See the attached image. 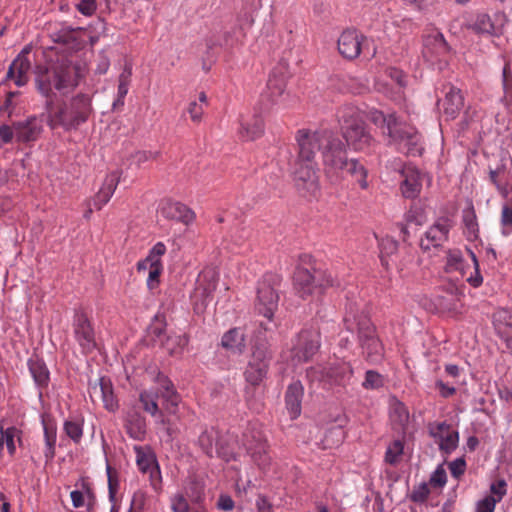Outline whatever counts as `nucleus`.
<instances>
[{"label":"nucleus","instance_id":"4468645a","mask_svg":"<svg viewBox=\"0 0 512 512\" xmlns=\"http://www.w3.org/2000/svg\"><path fill=\"white\" fill-rule=\"evenodd\" d=\"M331 131L317 130L311 131L308 129H301L296 133V141L298 144V157L304 161H314L315 152L319 150L322 152L323 146L326 145L330 139Z\"/></svg>","mask_w":512,"mask_h":512},{"label":"nucleus","instance_id":"e433bc0d","mask_svg":"<svg viewBox=\"0 0 512 512\" xmlns=\"http://www.w3.org/2000/svg\"><path fill=\"white\" fill-rule=\"evenodd\" d=\"M136 452V463L140 471L146 472H155L160 478V469L159 466L151 453H146L141 447H135Z\"/></svg>","mask_w":512,"mask_h":512},{"label":"nucleus","instance_id":"13d9d810","mask_svg":"<svg viewBox=\"0 0 512 512\" xmlns=\"http://www.w3.org/2000/svg\"><path fill=\"white\" fill-rule=\"evenodd\" d=\"M166 322L165 317L161 314H156L153 322L149 327V333L155 339H160L165 332Z\"/></svg>","mask_w":512,"mask_h":512},{"label":"nucleus","instance_id":"c9c22d12","mask_svg":"<svg viewBox=\"0 0 512 512\" xmlns=\"http://www.w3.org/2000/svg\"><path fill=\"white\" fill-rule=\"evenodd\" d=\"M29 371L39 389H44L49 383V371L46 364L40 359H29Z\"/></svg>","mask_w":512,"mask_h":512},{"label":"nucleus","instance_id":"c85d7f7f","mask_svg":"<svg viewBox=\"0 0 512 512\" xmlns=\"http://www.w3.org/2000/svg\"><path fill=\"white\" fill-rule=\"evenodd\" d=\"M119 180L120 175L116 171L106 176L100 190L93 199V205L96 209L100 210L109 202L118 186Z\"/></svg>","mask_w":512,"mask_h":512},{"label":"nucleus","instance_id":"a878e982","mask_svg":"<svg viewBox=\"0 0 512 512\" xmlns=\"http://www.w3.org/2000/svg\"><path fill=\"white\" fill-rule=\"evenodd\" d=\"M445 96L443 99L444 114L451 119H454L464 105V98L461 90L455 86L448 84L444 86Z\"/></svg>","mask_w":512,"mask_h":512},{"label":"nucleus","instance_id":"6e6d98bb","mask_svg":"<svg viewBox=\"0 0 512 512\" xmlns=\"http://www.w3.org/2000/svg\"><path fill=\"white\" fill-rule=\"evenodd\" d=\"M384 385V377L374 370H368L362 386L365 389H378Z\"/></svg>","mask_w":512,"mask_h":512},{"label":"nucleus","instance_id":"680f3d73","mask_svg":"<svg viewBox=\"0 0 512 512\" xmlns=\"http://www.w3.org/2000/svg\"><path fill=\"white\" fill-rule=\"evenodd\" d=\"M501 226V232L504 236H509L512 233V208L507 205L502 207Z\"/></svg>","mask_w":512,"mask_h":512},{"label":"nucleus","instance_id":"7c9ffc66","mask_svg":"<svg viewBox=\"0 0 512 512\" xmlns=\"http://www.w3.org/2000/svg\"><path fill=\"white\" fill-rule=\"evenodd\" d=\"M43 432H44V448L43 453L45 463H50L55 457L56 441H57V427L52 419H42Z\"/></svg>","mask_w":512,"mask_h":512},{"label":"nucleus","instance_id":"20e7f679","mask_svg":"<svg viewBox=\"0 0 512 512\" xmlns=\"http://www.w3.org/2000/svg\"><path fill=\"white\" fill-rule=\"evenodd\" d=\"M368 119L382 128L384 134H387L391 141L398 146L399 151L414 155L415 141L413 128L406 123L399 121L394 115L386 117L383 112L372 109L368 113Z\"/></svg>","mask_w":512,"mask_h":512},{"label":"nucleus","instance_id":"9d476101","mask_svg":"<svg viewBox=\"0 0 512 512\" xmlns=\"http://www.w3.org/2000/svg\"><path fill=\"white\" fill-rule=\"evenodd\" d=\"M272 354L266 340L258 338L252 348V356L245 369L246 381L252 386H259L265 379Z\"/></svg>","mask_w":512,"mask_h":512},{"label":"nucleus","instance_id":"6ab92c4d","mask_svg":"<svg viewBox=\"0 0 512 512\" xmlns=\"http://www.w3.org/2000/svg\"><path fill=\"white\" fill-rule=\"evenodd\" d=\"M364 36L355 29H347L338 38V51L346 59L353 60L361 53Z\"/></svg>","mask_w":512,"mask_h":512},{"label":"nucleus","instance_id":"b1692460","mask_svg":"<svg viewBox=\"0 0 512 512\" xmlns=\"http://www.w3.org/2000/svg\"><path fill=\"white\" fill-rule=\"evenodd\" d=\"M449 46L446 43L444 36L437 30L432 31L431 34L424 37L423 40V56L427 60L433 57L441 58L448 54Z\"/></svg>","mask_w":512,"mask_h":512},{"label":"nucleus","instance_id":"f8f14e48","mask_svg":"<svg viewBox=\"0 0 512 512\" xmlns=\"http://www.w3.org/2000/svg\"><path fill=\"white\" fill-rule=\"evenodd\" d=\"M218 281L219 275L213 268H206L199 274L191 296L196 313H203L213 300Z\"/></svg>","mask_w":512,"mask_h":512},{"label":"nucleus","instance_id":"49530a36","mask_svg":"<svg viewBox=\"0 0 512 512\" xmlns=\"http://www.w3.org/2000/svg\"><path fill=\"white\" fill-rule=\"evenodd\" d=\"M472 29L480 34H495L496 27L489 15L480 14L473 23Z\"/></svg>","mask_w":512,"mask_h":512},{"label":"nucleus","instance_id":"6e6552de","mask_svg":"<svg viewBox=\"0 0 512 512\" xmlns=\"http://www.w3.org/2000/svg\"><path fill=\"white\" fill-rule=\"evenodd\" d=\"M288 78V72L284 67L273 69L267 82L266 92L262 95V99L268 101L265 104L266 110L274 106L285 109L294 103L295 97L286 90Z\"/></svg>","mask_w":512,"mask_h":512},{"label":"nucleus","instance_id":"f3484780","mask_svg":"<svg viewBox=\"0 0 512 512\" xmlns=\"http://www.w3.org/2000/svg\"><path fill=\"white\" fill-rule=\"evenodd\" d=\"M159 392L153 390H143L139 394V402L144 411L153 417H158L157 422L161 424L170 438L175 437L179 433V428L174 425L171 419L165 418L159 409L157 399Z\"/></svg>","mask_w":512,"mask_h":512},{"label":"nucleus","instance_id":"79ce46f5","mask_svg":"<svg viewBox=\"0 0 512 512\" xmlns=\"http://www.w3.org/2000/svg\"><path fill=\"white\" fill-rule=\"evenodd\" d=\"M132 69L129 66H125L123 72L119 75L118 79V91H117V100L114 103V106L117 103L123 105L124 98L128 93L129 85L131 82Z\"/></svg>","mask_w":512,"mask_h":512},{"label":"nucleus","instance_id":"a19ab883","mask_svg":"<svg viewBox=\"0 0 512 512\" xmlns=\"http://www.w3.org/2000/svg\"><path fill=\"white\" fill-rule=\"evenodd\" d=\"M137 270L138 272L148 270L147 286L149 287V289H154L159 283V278L163 271V265L149 263L144 266H141V262H138Z\"/></svg>","mask_w":512,"mask_h":512},{"label":"nucleus","instance_id":"1a4fd4ad","mask_svg":"<svg viewBox=\"0 0 512 512\" xmlns=\"http://www.w3.org/2000/svg\"><path fill=\"white\" fill-rule=\"evenodd\" d=\"M280 282L281 278L272 273L265 274L258 282L254 307L258 314L264 316L268 320H272L274 313L278 308V288Z\"/></svg>","mask_w":512,"mask_h":512},{"label":"nucleus","instance_id":"ea45409f","mask_svg":"<svg viewBox=\"0 0 512 512\" xmlns=\"http://www.w3.org/2000/svg\"><path fill=\"white\" fill-rule=\"evenodd\" d=\"M408 412L405 405L401 402H394L390 408L391 422L396 426V429H404L408 422Z\"/></svg>","mask_w":512,"mask_h":512},{"label":"nucleus","instance_id":"9b49d317","mask_svg":"<svg viewBox=\"0 0 512 512\" xmlns=\"http://www.w3.org/2000/svg\"><path fill=\"white\" fill-rule=\"evenodd\" d=\"M294 186L303 197H314L319 192L317 164L314 161L296 159L292 167Z\"/></svg>","mask_w":512,"mask_h":512},{"label":"nucleus","instance_id":"393cba45","mask_svg":"<svg viewBox=\"0 0 512 512\" xmlns=\"http://www.w3.org/2000/svg\"><path fill=\"white\" fill-rule=\"evenodd\" d=\"M159 395L164 400L165 409L169 414H176L180 403V396L173 383L165 375L157 376Z\"/></svg>","mask_w":512,"mask_h":512},{"label":"nucleus","instance_id":"cd10ccee","mask_svg":"<svg viewBox=\"0 0 512 512\" xmlns=\"http://www.w3.org/2000/svg\"><path fill=\"white\" fill-rule=\"evenodd\" d=\"M349 175L363 190L369 188L368 169L356 158H349L342 168V180L344 176Z\"/></svg>","mask_w":512,"mask_h":512},{"label":"nucleus","instance_id":"ddd939ff","mask_svg":"<svg viewBox=\"0 0 512 512\" xmlns=\"http://www.w3.org/2000/svg\"><path fill=\"white\" fill-rule=\"evenodd\" d=\"M321 346V335L317 329L302 330L291 350V360L297 364L309 362L319 351Z\"/></svg>","mask_w":512,"mask_h":512},{"label":"nucleus","instance_id":"f03ea898","mask_svg":"<svg viewBox=\"0 0 512 512\" xmlns=\"http://www.w3.org/2000/svg\"><path fill=\"white\" fill-rule=\"evenodd\" d=\"M346 331L356 333L362 355L370 364H378L384 358V346L368 315L357 303H349L343 318Z\"/></svg>","mask_w":512,"mask_h":512},{"label":"nucleus","instance_id":"7ed1b4c3","mask_svg":"<svg viewBox=\"0 0 512 512\" xmlns=\"http://www.w3.org/2000/svg\"><path fill=\"white\" fill-rule=\"evenodd\" d=\"M342 135L346 146L354 151H366L374 143V138L368 130L362 111L353 106L345 105L338 113Z\"/></svg>","mask_w":512,"mask_h":512},{"label":"nucleus","instance_id":"de8ad7c7","mask_svg":"<svg viewBox=\"0 0 512 512\" xmlns=\"http://www.w3.org/2000/svg\"><path fill=\"white\" fill-rule=\"evenodd\" d=\"M183 494L191 503L200 504L204 499V487L200 482L193 480L185 487Z\"/></svg>","mask_w":512,"mask_h":512},{"label":"nucleus","instance_id":"8fccbe9b","mask_svg":"<svg viewBox=\"0 0 512 512\" xmlns=\"http://www.w3.org/2000/svg\"><path fill=\"white\" fill-rule=\"evenodd\" d=\"M66 435L74 442L80 443L83 436V424L79 420H66L64 422Z\"/></svg>","mask_w":512,"mask_h":512},{"label":"nucleus","instance_id":"423d86ee","mask_svg":"<svg viewBox=\"0 0 512 512\" xmlns=\"http://www.w3.org/2000/svg\"><path fill=\"white\" fill-rule=\"evenodd\" d=\"M353 376V369L347 362H335L328 366L317 364L306 370V377L311 384H319L324 388L334 385L346 386Z\"/></svg>","mask_w":512,"mask_h":512},{"label":"nucleus","instance_id":"2f4dec72","mask_svg":"<svg viewBox=\"0 0 512 512\" xmlns=\"http://www.w3.org/2000/svg\"><path fill=\"white\" fill-rule=\"evenodd\" d=\"M304 394V388L300 381L291 383L285 394L286 408L293 419L301 413V402Z\"/></svg>","mask_w":512,"mask_h":512},{"label":"nucleus","instance_id":"4be33fe9","mask_svg":"<svg viewBox=\"0 0 512 512\" xmlns=\"http://www.w3.org/2000/svg\"><path fill=\"white\" fill-rule=\"evenodd\" d=\"M161 215L169 220H176L188 226L192 224L196 215L192 209L181 202L167 201L160 208Z\"/></svg>","mask_w":512,"mask_h":512},{"label":"nucleus","instance_id":"338daca9","mask_svg":"<svg viewBox=\"0 0 512 512\" xmlns=\"http://www.w3.org/2000/svg\"><path fill=\"white\" fill-rule=\"evenodd\" d=\"M498 502L490 496H486L476 504V512H494Z\"/></svg>","mask_w":512,"mask_h":512},{"label":"nucleus","instance_id":"4d7b16f0","mask_svg":"<svg viewBox=\"0 0 512 512\" xmlns=\"http://www.w3.org/2000/svg\"><path fill=\"white\" fill-rule=\"evenodd\" d=\"M416 212L413 210V206L410 207L409 211L405 215V222L399 223L397 226L400 231V237L402 238L403 242H407L409 231L408 228L412 224H416Z\"/></svg>","mask_w":512,"mask_h":512},{"label":"nucleus","instance_id":"0e129e2a","mask_svg":"<svg viewBox=\"0 0 512 512\" xmlns=\"http://www.w3.org/2000/svg\"><path fill=\"white\" fill-rule=\"evenodd\" d=\"M490 497L495 501L500 502L507 492V483L504 479H499L490 485Z\"/></svg>","mask_w":512,"mask_h":512},{"label":"nucleus","instance_id":"58836bf2","mask_svg":"<svg viewBox=\"0 0 512 512\" xmlns=\"http://www.w3.org/2000/svg\"><path fill=\"white\" fill-rule=\"evenodd\" d=\"M188 341V337L185 334H171L166 337L165 341L160 340L161 345L171 355L180 353L183 350V348L187 346Z\"/></svg>","mask_w":512,"mask_h":512},{"label":"nucleus","instance_id":"f704fd0d","mask_svg":"<svg viewBox=\"0 0 512 512\" xmlns=\"http://www.w3.org/2000/svg\"><path fill=\"white\" fill-rule=\"evenodd\" d=\"M264 132V122L260 115L254 114L250 120H241V129L239 131L244 140H255Z\"/></svg>","mask_w":512,"mask_h":512},{"label":"nucleus","instance_id":"0eeeda50","mask_svg":"<svg viewBox=\"0 0 512 512\" xmlns=\"http://www.w3.org/2000/svg\"><path fill=\"white\" fill-rule=\"evenodd\" d=\"M322 164L325 176L332 184L342 182V168L348 158L346 144L331 132L322 150Z\"/></svg>","mask_w":512,"mask_h":512},{"label":"nucleus","instance_id":"f257e3e1","mask_svg":"<svg viewBox=\"0 0 512 512\" xmlns=\"http://www.w3.org/2000/svg\"><path fill=\"white\" fill-rule=\"evenodd\" d=\"M79 71L68 62L52 65L37 77L39 92L47 98L45 103L46 122L51 130H77L87 122L93 109L91 97L79 93L69 100L55 102L50 97L53 89L64 92L78 85Z\"/></svg>","mask_w":512,"mask_h":512},{"label":"nucleus","instance_id":"864d4df0","mask_svg":"<svg viewBox=\"0 0 512 512\" xmlns=\"http://www.w3.org/2000/svg\"><path fill=\"white\" fill-rule=\"evenodd\" d=\"M166 253V246L163 242H157L149 251L144 260H141V266L149 263L162 264L161 257Z\"/></svg>","mask_w":512,"mask_h":512},{"label":"nucleus","instance_id":"5701e85b","mask_svg":"<svg viewBox=\"0 0 512 512\" xmlns=\"http://www.w3.org/2000/svg\"><path fill=\"white\" fill-rule=\"evenodd\" d=\"M452 225L450 220L441 218L425 233V239L421 240V247L429 249L430 246L438 247L448 239V233Z\"/></svg>","mask_w":512,"mask_h":512},{"label":"nucleus","instance_id":"bb28decb","mask_svg":"<svg viewBox=\"0 0 512 512\" xmlns=\"http://www.w3.org/2000/svg\"><path fill=\"white\" fill-rule=\"evenodd\" d=\"M31 63L25 54H19L11 63L7 78L14 81L18 87H22L28 82V72L30 70Z\"/></svg>","mask_w":512,"mask_h":512},{"label":"nucleus","instance_id":"473e14b6","mask_svg":"<svg viewBox=\"0 0 512 512\" xmlns=\"http://www.w3.org/2000/svg\"><path fill=\"white\" fill-rule=\"evenodd\" d=\"M125 429L134 440H143L146 435L145 417L136 410L129 411L125 418Z\"/></svg>","mask_w":512,"mask_h":512},{"label":"nucleus","instance_id":"37998d69","mask_svg":"<svg viewBox=\"0 0 512 512\" xmlns=\"http://www.w3.org/2000/svg\"><path fill=\"white\" fill-rule=\"evenodd\" d=\"M0 433L3 434L8 453L11 456H13L16 452L15 441L16 440L20 441L21 431L14 426H10L7 428H4L3 426H1Z\"/></svg>","mask_w":512,"mask_h":512},{"label":"nucleus","instance_id":"c756f323","mask_svg":"<svg viewBox=\"0 0 512 512\" xmlns=\"http://www.w3.org/2000/svg\"><path fill=\"white\" fill-rule=\"evenodd\" d=\"M399 190L406 199L414 200L416 197V167L412 164H405L400 170Z\"/></svg>","mask_w":512,"mask_h":512},{"label":"nucleus","instance_id":"aec40b11","mask_svg":"<svg viewBox=\"0 0 512 512\" xmlns=\"http://www.w3.org/2000/svg\"><path fill=\"white\" fill-rule=\"evenodd\" d=\"M429 433L432 437L439 440V447L446 453H450L456 449L459 442V434L457 431L451 430L450 426L445 422L430 423L428 426Z\"/></svg>","mask_w":512,"mask_h":512},{"label":"nucleus","instance_id":"5fc2aeb1","mask_svg":"<svg viewBox=\"0 0 512 512\" xmlns=\"http://www.w3.org/2000/svg\"><path fill=\"white\" fill-rule=\"evenodd\" d=\"M189 499L183 493H176L170 498L172 512H189Z\"/></svg>","mask_w":512,"mask_h":512},{"label":"nucleus","instance_id":"a18cd8bd","mask_svg":"<svg viewBox=\"0 0 512 512\" xmlns=\"http://www.w3.org/2000/svg\"><path fill=\"white\" fill-rule=\"evenodd\" d=\"M404 445L400 440L393 441L385 453V462L390 465H397L403 457Z\"/></svg>","mask_w":512,"mask_h":512},{"label":"nucleus","instance_id":"bf43d9fd","mask_svg":"<svg viewBox=\"0 0 512 512\" xmlns=\"http://www.w3.org/2000/svg\"><path fill=\"white\" fill-rule=\"evenodd\" d=\"M446 482H447L446 471L443 468V466L440 465L432 473L430 480H429V484L431 485L432 488L442 489L446 485Z\"/></svg>","mask_w":512,"mask_h":512},{"label":"nucleus","instance_id":"2eb2a0df","mask_svg":"<svg viewBox=\"0 0 512 512\" xmlns=\"http://www.w3.org/2000/svg\"><path fill=\"white\" fill-rule=\"evenodd\" d=\"M243 445L260 468L264 469L270 464L267 440L261 430L255 427L248 428L243 434Z\"/></svg>","mask_w":512,"mask_h":512},{"label":"nucleus","instance_id":"e2e57ef3","mask_svg":"<svg viewBox=\"0 0 512 512\" xmlns=\"http://www.w3.org/2000/svg\"><path fill=\"white\" fill-rule=\"evenodd\" d=\"M215 451H216L217 456L222 458L226 462L236 459V454H235L233 448H231L222 439L216 443Z\"/></svg>","mask_w":512,"mask_h":512},{"label":"nucleus","instance_id":"052dcab7","mask_svg":"<svg viewBox=\"0 0 512 512\" xmlns=\"http://www.w3.org/2000/svg\"><path fill=\"white\" fill-rule=\"evenodd\" d=\"M463 222L468 230L470 238H476L478 232V224L476 221V215L473 210H467L463 215Z\"/></svg>","mask_w":512,"mask_h":512},{"label":"nucleus","instance_id":"412c9836","mask_svg":"<svg viewBox=\"0 0 512 512\" xmlns=\"http://www.w3.org/2000/svg\"><path fill=\"white\" fill-rule=\"evenodd\" d=\"M89 394L93 401L98 397L103 402L104 408L108 411L114 412L118 409V401L109 378L101 377L98 383L90 386Z\"/></svg>","mask_w":512,"mask_h":512},{"label":"nucleus","instance_id":"3c124183","mask_svg":"<svg viewBox=\"0 0 512 512\" xmlns=\"http://www.w3.org/2000/svg\"><path fill=\"white\" fill-rule=\"evenodd\" d=\"M493 322L497 332L512 329V314L505 309L499 310L494 314Z\"/></svg>","mask_w":512,"mask_h":512},{"label":"nucleus","instance_id":"72a5a7b5","mask_svg":"<svg viewBox=\"0 0 512 512\" xmlns=\"http://www.w3.org/2000/svg\"><path fill=\"white\" fill-rule=\"evenodd\" d=\"M221 345L232 353L241 354L246 347L244 332L241 328L230 329L223 335Z\"/></svg>","mask_w":512,"mask_h":512},{"label":"nucleus","instance_id":"09e8293b","mask_svg":"<svg viewBox=\"0 0 512 512\" xmlns=\"http://www.w3.org/2000/svg\"><path fill=\"white\" fill-rule=\"evenodd\" d=\"M199 102L192 101L188 106V113L193 122L199 123L204 113V105H207V96L204 92L199 94Z\"/></svg>","mask_w":512,"mask_h":512},{"label":"nucleus","instance_id":"603ef678","mask_svg":"<svg viewBox=\"0 0 512 512\" xmlns=\"http://www.w3.org/2000/svg\"><path fill=\"white\" fill-rule=\"evenodd\" d=\"M107 477H108V492H109V500L111 502L116 501V495L119 490L120 481L119 474L116 469L112 468L109 464L106 467Z\"/></svg>","mask_w":512,"mask_h":512},{"label":"nucleus","instance_id":"69168bd1","mask_svg":"<svg viewBox=\"0 0 512 512\" xmlns=\"http://www.w3.org/2000/svg\"><path fill=\"white\" fill-rule=\"evenodd\" d=\"M158 156V153H153L149 151H137L132 155V161L137 167H141V165L151 159H155Z\"/></svg>","mask_w":512,"mask_h":512},{"label":"nucleus","instance_id":"4c0bfd02","mask_svg":"<svg viewBox=\"0 0 512 512\" xmlns=\"http://www.w3.org/2000/svg\"><path fill=\"white\" fill-rule=\"evenodd\" d=\"M221 440L219 431L210 428L205 429L198 438V444L208 457H213L216 443Z\"/></svg>","mask_w":512,"mask_h":512},{"label":"nucleus","instance_id":"a211bd4d","mask_svg":"<svg viewBox=\"0 0 512 512\" xmlns=\"http://www.w3.org/2000/svg\"><path fill=\"white\" fill-rule=\"evenodd\" d=\"M45 114L30 116L24 121L14 123L16 138L19 142H34L44 130Z\"/></svg>","mask_w":512,"mask_h":512},{"label":"nucleus","instance_id":"774afa93","mask_svg":"<svg viewBox=\"0 0 512 512\" xmlns=\"http://www.w3.org/2000/svg\"><path fill=\"white\" fill-rule=\"evenodd\" d=\"M97 5L95 0H81L77 4V10L84 16H91L96 11Z\"/></svg>","mask_w":512,"mask_h":512},{"label":"nucleus","instance_id":"dca6fc26","mask_svg":"<svg viewBox=\"0 0 512 512\" xmlns=\"http://www.w3.org/2000/svg\"><path fill=\"white\" fill-rule=\"evenodd\" d=\"M73 333L82 353L88 354L95 350V331L92 322L85 312H76L73 320Z\"/></svg>","mask_w":512,"mask_h":512},{"label":"nucleus","instance_id":"c03bdc74","mask_svg":"<svg viewBox=\"0 0 512 512\" xmlns=\"http://www.w3.org/2000/svg\"><path fill=\"white\" fill-rule=\"evenodd\" d=\"M380 260L383 266L388 267L387 258L393 255L397 250V242L389 236H385L379 240Z\"/></svg>","mask_w":512,"mask_h":512},{"label":"nucleus","instance_id":"39448f33","mask_svg":"<svg viewBox=\"0 0 512 512\" xmlns=\"http://www.w3.org/2000/svg\"><path fill=\"white\" fill-rule=\"evenodd\" d=\"M294 290L302 299L314 294H321L328 287L336 285L332 274L326 270L299 267L293 277Z\"/></svg>","mask_w":512,"mask_h":512}]
</instances>
